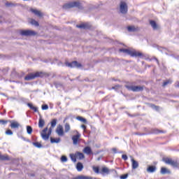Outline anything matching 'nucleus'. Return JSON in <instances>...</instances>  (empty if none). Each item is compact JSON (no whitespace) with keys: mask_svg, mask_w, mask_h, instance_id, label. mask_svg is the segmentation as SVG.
Segmentation results:
<instances>
[{"mask_svg":"<svg viewBox=\"0 0 179 179\" xmlns=\"http://www.w3.org/2000/svg\"><path fill=\"white\" fill-rule=\"evenodd\" d=\"M63 8L64 9H71V8H78L80 10L83 9V6H82V3L79 1H71L64 5Z\"/></svg>","mask_w":179,"mask_h":179,"instance_id":"obj_1","label":"nucleus"},{"mask_svg":"<svg viewBox=\"0 0 179 179\" xmlns=\"http://www.w3.org/2000/svg\"><path fill=\"white\" fill-rule=\"evenodd\" d=\"M124 87L127 89L129 92H143V86H134V85H125Z\"/></svg>","mask_w":179,"mask_h":179,"instance_id":"obj_2","label":"nucleus"},{"mask_svg":"<svg viewBox=\"0 0 179 179\" xmlns=\"http://www.w3.org/2000/svg\"><path fill=\"white\" fill-rule=\"evenodd\" d=\"M21 36H24L25 37H30L31 36H36L37 33L33 30L27 29V30H21L20 32Z\"/></svg>","mask_w":179,"mask_h":179,"instance_id":"obj_3","label":"nucleus"},{"mask_svg":"<svg viewBox=\"0 0 179 179\" xmlns=\"http://www.w3.org/2000/svg\"><path fill=\"white\" fill-rule=\"evenodd\" d=\"M65 65L69 68H81L82 67V64L76 61H74L70 63L66 62Z\"/></svg>","mask_w":179,"mask_h":179,"instance_id":"obj_4","label":"nucleus"},{"mask_svg":"<svg viewBox=\"0 0 179 179\" xmlns=\"http://www.w3.org/2000/svg\"><path fill=\"white\" fill-rule=\"evenodd\" d=\"M52 128L50 127L48 134H41V136L43 141H48V139H50V136H51V134H52Z\"/></svg>","mask_w":179,"mask_h":179,"instance_id":"obj_5","label":"nucleus"},{"mask_svg":"<svg viewBox=\"0 0 179 179\" xmlns=\"http://www.w3.org/2000/svg\"><path fill=\"white\" fill-rule=\"evenodd\" d=\"M164 162L166 164H170L173 167H178V163H177V162H175L171 159L166 158L165 159H164Z\"/></svg>","mask_w":179,"mask_h":179,"instance_id":"obj_6","label":"nucleus"},{"mask_svg":"<svg viewBox=\"0 0 179 179\" xmlns=\"http://www.w3.org/2000/svg\"><path fill=\"white\" fill-rule=\"evenodd\" d=\"M128 12V6H127V3L122 1L120 3V13L124 15Z\"/></svg>","mask_w":179,"mask_h":179,"instance_id":"obj_7","label":"nucleus"},{"mask_svg":"<svg viewBox=\"0 0 179 179\" xmlns=\"http://www.w3.org/2000/svg\"><path fill=\"white\" fill-rule=\"evenodd\" d=\"M36 78H48L50 74L48 73L43 72V71H37L35 73Z\"/></svg>","mask_w":179,"mask_h":179,"instance_id":"obj_8","label":"nucleus"},{"mask_svg":"<svg viewBox=\"0 0 179 179\" xmlns=\"http://www.w3.org/2000/svg\"><path fill=\"white\" fill-rule=\"evenodd\" d=\"M56 133L59 136H64V127L62 125L59 124L56 129Z\"/></svg>","mask_w":179,"mask_h":179,"instance_id":"obj_9","label":"nucleus"},{"mask_svg":"<svg viewBox=\"0 0 179 179\" xmlns=\"http://www.w3.org/2000/svg\"><path fill=\"white\" fill-rule=\"evenodd\" d=\"M10 122H11V124H10V127L12 129H16L19 128V127H20V124H19V122H17L10 121Z\"/></svg>","mask_w":179,"mask_h":179,"instance_id":"obj_10","label":"nucleus"},{"mask_svg":"<svg viewBox=\"0 0 179 179\" xmlns=\"http://www.w3.org/2000/svg\"><path fill=\"white\" fill-rule=\"evenodd\" d=\"M80 138V135H79V134L73 136V137H72L73 145H78Z\"/></svg>","mask_w":179,"mask_h":179,"instance_id":"obj_11","label":"nucleus"},{"mask_svg":"<svg viewBox=\"0 0 179 179\" xmlns=\"http://www.w3.org/2000/svg\"><path fill=\"white\" fill-rule=\"evenodd\" d=\"M36 73H31L24 77V80H33V79H36Z\"/></svg>","mask_w":179,"mask_h":179,"instance_id":"obj_12","label":"nucleus"},{"mask_svg":"<svg viewBox=\"0 0 179 179\" xmlns=\"http://www.w3.org/2000/svg\"><path fill=\"white\" fill-rule=\"evenodd\" d=\"M131 57H142V53L136 52L135 50H131L130 52Z\"/></svg>","mask_w":179,"mask_h":179,"instance_id":"obj_13","label":"nucleus"},{"mask_svg":"<svg viewBox=\"0 0 179 179\" xmlns=\"http://www.w3.org/2000/svg\"><path fill=\"white\" fill-rule=\"evenodd\" d=\"M45 125V121L43 119L41 115H40L39 121H38V127L43 128Z\"/></svg>","mask_w":179,"mask_h":179,"instance_id":"obj_14","label":"nucleus"},{"mask_svg":"<svg viewBox=\"0 0 179 179\" xmlns=\"http://www.w3.org/2000/svg\"><path fill=\"white\" fill-rule=\"evenodd\" d=\"M131 166L133 170H135L136 169H138L139 167V164L138 162L135 161V159H131Z\"/></svg>","mask_w":179,"mask_h":179,"instance_id":"obj_15","label":"nucleus"},{"mask_svg":"<svg viewBox=\"0 0 179 179\" xmlns=\"http://www.w3.org/2000/svg\"><path fill=\"white\" fill-rule=\"evenodd\" d=\"M31 12L34 13L36 16H38V17H41L43 16V13L38 10L31 8Z\"/></svg>","mask_w":179,"mask_h":179,"instance_id":"obj_16","label":"nucleus"},{"mask_svg":"<svg viewBox=\"0 0 179 179\" xmlns=\"http://www.w3.org/2000/svg\"><path fill=\"white\" fill-rule=\"evenodd\" d=\"M83 152L86 155H92V153H93L92 148L89 146H87L83 149Z\"/></svg>","mask_w":179,"mask_h":179,"instance_id":"obj_17","label":"nucleus"},{"mask_svg":"<svg viewBox=\"0 0 179 179\" xmlns=\"http://www.w3.org/2000/svg\"><path fill=\"white\" fill-rule=\"evenodd\" d=\"M27 106L30 108V110H33L34 113H38V108L36 106H34L33 103H28Z\"/></svg>","mask_w":179,"mask_h":179,"instance_id":"obj_18","label":"nucleus"},{"mask_svg":"<svg viewBox=\"0 0 179 179\" xmlns=\"http://www.w3.org/2000/svg\"><path fill=\"white\" fill-rule=\"evenodd\" d=\"M76 156L78 160H83V159L85 157V155L80 152H76Z\"/></svg>","mask_w":179,"mask_h":179,"instance_id":"obj_19","label":"nucleus"},{"mask_svg":"<svg viewBox=\"0 0 179 179\" xmlns=\"http://www.w3.org/2000/svg\"><path fill=\"white\" fill-rule=\"evenodd\" d=\"M71 179H93V178L90 176H78L77 177L71 178Z\"/></svg>","mask_w":179,"mask_h":179,"instance_id":"obj_20","label":"nucleus"},{"mask_svg":"<svg viewBox=\"0 0 179 179\" xmlns=\"http://www.w3.org/2000/svg\"><path fill=\"white\" fill-rule=\"evenodd\" d=\"M76 27H78V29H89L90 26L89 25V24H81L80 25H76Z\"/></svg>","mask_w":179,"mask_h":179,"instance_id":"obj_21","label":"nucleus"},{"mask_svg":"<svg viewBox=\"0 0 179 179\" xmlns=\"http://www.w3.org/2000/svg\"><path fill=\"white\" fill-rule=\"evenodd\" d=\"M148 173H155L156 171V166H150L147 169Z\"/></svg>","mask_w":179,"mask_h":179,"instance_id":"obj_22","label":"nucleus"},{"mask_svg":"<svg viewBox=\"0 0 179 179\" xmlns=\"http://www.w3.org/2000/svg\"><path fill=\"white\" fill-rule=\"evenodd\" d=\"M76 169L78 171H82L83 170V164H82V162H78L76 165Z\"/></svg>","mask_w":179,"mask_h":179,"instance_id":"obj_23","label":"nucleus"},{"mask_svg":"<svg viewBox=\"0 0 179 179\" xmlns=\"http://www.w3.org/2000/svg\"><path fill=\"white\" fill-rule=\"evenodd\" d=\"M170 173H171L170 171V170H169V169H166L164 167H162L161 169V174H170Z\"/></svg>","mask_w":179,"mask_h":179,"instance_id":"obj_24","label":"nucleus"},{"mask_svg":"<svg viewBox=\"0 0 179 179\" xmlns=\"http://www.w3.org/2000/svg\"><path fill=\"white\" fill-rule=\"evenodd\" d=\"M58 120L57 119H53L52 120L51 122H50V128L54 129L55 127H57V122Z\"/></svg>","mask_w":179,"mask_h":179,"instance_id":"obj_25","label":"nucleus"},{"mask_svg":"<svg viewBox=\"0 0 179 179\" xmlns=\"http://www.w3.org/2000/svg\"><path fill=\"white\" fill-rule=\"evenodd\" d=\"M51 143H59L61 142V138H54L52 137L50 138Z\"/></svg>","mask_w":179,"mask_h":179,"instance_id":"obj_26","label":"nucleus"},{"mask_svg":"<svg viewBox=\"0 0 179 179\" xmlns=\"http://www.w3.org/2000/svg\"><path fill=\"white\" fill-rule=\"evenodd\" d=\"M150 24L152 26V29H154V30H156V29H157V24L156 23L155 21L150 20Z\"/></svg>","mask_w":179,"mask_h":179,"instance_id":"obj_27","label":"nucleus"},{"mask_svg":"<svg viewBox=\"0 0 179 179\" xmlns=\"http://www.w3.org/2000/svg\"><path fill=\"white\" fill-rule=\"evenodd\" d=\"M120 52H124L125 54H128V55H131V50H129V49H124V48H121L119 50Z\"/></svg>","mask_w":179,"mask_h":179,"instance_id":"obj_28","label":"nucleus"},{"mask_svg":"<svg viewBox=\"0 0 179 179\" xmlns=\"http://www.w3.org/2000/svg\"><path fill=\"white\" fill-rule=\"evenodd\" d=\"M0 160L5 161V160H10V158L8 156V155H2L0 154Z\"/></svg>","mask_w":179,"mask_h":179,"instance_id":"obj_29","label":"nucleus"},{"mask_svg":"<svg viewBox=\"0 0 179 179\" xmlns=\"http://www.w3.org/2000/svg\"><path fill=\"white\" fill-rule=\"evenodd\" d=\"M11 75H12V76H17L18 78H22V76H20L19 73L16 72V69H13Z\"/></svg>","mask_w":179,"mask_h":179,"instance_id":"obj_30","label":"nucleus"},{"mask_svg":"<svg viewBox=\"0 0 179 179\" xmlns=\"http://www.w3.org/2000/svg\"><path fill=\"white\" fill-rule=\"evenodd\" d=\"M32 144L34 146H35V148H38V149H41V148H43V145L38 142H34Z\"/></svg>","mask_w":179,"mask_h":179,"instance_id":"obj_31","label":"nucleus"},{"mask_svg":"<svg viewBox=\"0 0 179 179\" xmlns=\"http://www.w3.org/2000/svg\"><path fill=\"white\" fill-rule=\"evenodd\" d=\"M70 159H71L72 162H73V163H76V154L73 155V154H70Z\"/></svg>","mask_w":179,"mask_h":179,"instance_id":"obj_32","label":"nucleus"},{"mask_svg":"<svg viewBox=\"0 0 179 179\" xmlns=\"http://www.w3.org/2000/svg\"><path fill=\"white\" fill-rule=\"evenodd\" d=\"M109 171H110L108 170V168L103 167L101 169V173L103 174V173L104 174H108Z\"/></svg>","mask_w":179,"mask_h":179,"instance_id":"obj_33","label":"nucleus"},{"mask_svg":"<svg viewBox=\"0 0 179 179\" xmlns=\"http://www.w3.org/2000/svg\"><path fill=\"white\" fill-rule=\"evenodd\" d=\"M127 30L128 31L134 32V31H136V28H135L134 26H129L127 27Z\"/></svg>","mask_w":179,"mask_h":179,"instance_id":"obj_34","label":"nucleus"},{"mask_svg":"<svg viewBox=\"0 0 179 179\" xmlns=\"http://www.w3.org/2000/svg\"><path fill=\"white\" fill-rule=\"evenodd\" d=\"M65 132L67 133L69 131H71V125L69 123H66L64 126Z\"/></svg>","mask_w":179,"mask_h":179,"instance_id":"obj_35","label":"nucleus"},{"mask_svg":"<svg viewBox=\"0 0 179 179\" xmlns=\"http://www.w3.org/2000/svg\"><path fill=\"white\" fill-rule=\"evenodd\" d=\"M163 133V131H160L157 129H152L151 130V134H162Z\"/></svg>","mask_w":179,"mask_h":179,"instance_id":"obj_36","label":"nucleus"},{"mask_svg":"<svg viewBox=\"0 0 179 179\" xmlns=\"http://www.w3.org/2000/svg\"><path fill=\"white\" fill-rule=\"evenodd\" d=\"M77 120L78 121H81V122H83L84 124H86L87 122V120H86V119L80 116L77 117Z\"/></svg>","mask_w":179,"mask_h":179,"instance_id":"obj_37","label":"nucleus"},{"mask_svg":"<svg viewBox=\"0 0 179 179\" xmlns=\"http://www.w3.org/2000/svg\"><path fill=\"white\" fill-rule=\"evenodd\" d=\"M31 24H32L33 26H36V27H38V26H40L38 22L36 21L35 20H31Z\"/></svg>","mask_w":179,"mask_h":179,"instance_id":"obj_38","label":"nucleus"},{"mask_svg":"<svg viewBox=\"0 0 179 179\" xmlns=\"http://www.w3.org/2000/svg\"><path fill=\"white\" fill-rule=\"evenodd\" d=\"M27 132L29 135H31V132H33V128L31 126H27Z\"/></svg>","mask_w":179,"mask_h":179,"instance_id":"obj_39","label":"nucleus"},{"mask_svg":"<svg viewBox=\"0 0 179 179\" xmlns=\"http://www.w3.org/2000/svg\"><path fill=\"white\" fill-rule=\"evenodd\" d=\"M92 169L96 174H99V173H101L99 166H93Z\"/></svg>","mask_w":179,"mask_h":179,"instance_id":"obj_40","label":"nucleus"},{"mask_svg":"<svg viewBox=\"0 0 179 179\" xmlns=\"http://www.w3.org/2000/svg\"><path fill=\"white\" fill-rule=\"evenodd\" d=\"M2 73L4 75H8V72H9V67H6L1 70Z\"/></svg>","mask_w":179,"mask_h":179,"instance_id":"obj_41","label":"nucleus"},{"mask_svg":"<svg viewBox=\"0 0 179 179\" xmlns=\"http://www.w3.org/2000/svg\"><path fill=\"white\" fill-rule=\"evenodd\" d=\"M173 83V80H167L166 81L164 82L163 86H167V85H171Z\"/></svg>","mask_w":179,"mask_h":179,"instance_id":"obj_42","label":"nucleus"},{"mask_svg":"<svg viewBox=\"0 0 179 179\" xmlns=\"http://www.w3.org/2000/svg\"><path fill=\"white\" fill-rule=\"evenodd\" d=\"M151 108H152L153 110H155V111H159V106L155 105V104H151L150 105Z\"/></svg>","mask_w":179,"mask_h":179,"instance_id":"obj_43","label":"nucleus"},{"mask_svg":"<svg viewBox=\"0 0 179 179\" xmlns=\"http://www.w3.org/2000/svg\"><path fill=\"white\" fill-rule=\"evenodd\" d=\"M61 161L63 162V163H66V162H68V158L66 157V156H62L61 157Z\"/></svg>","mask_w":179,"mask_h":179,"instance_id":"obj_44","label":"nucleus"},{"mask_svg":"<svg viewBox=\"0 0 179 179\" xmlns=\"http://www.w3.org/2000/svg\"><path fill=\"white\" fill-rule=\"evenodd\" d=\"M6 135H13V131H12V130H10V129H8L6 131Z\"/></svg>","mask_w":179,"mask_h":179,"instance_id":"obj_45","label":"nucleus"},{"mask_svg":"<svg viewBox=\"0 0 179 179\" xmlns=\"http://www.w3.org/2000/svg\"><path fill=\"white\" fill-rule=\"evenodd\" d=\"M0 124H2V125H6V124H8V120H0Z\"/></svg>","mask_w":179,"mask_h":179,"instance_id":"obj_46","label":"nucleus"},{"mask_svg":"<svg viewBox=\"0 0 179 179\" xmlns=\"http://www.w3.org/2000/svg\"><path fill=\"white\" fill-rule=\"evenodd\" d=\"M42 110H48V105L47 104L42 105Z\"/></svg>","mask_w":179,"mask_h":179,"instance_id":"obj_47","label":"nucleus"},{"mask_svg":"<svg viewBox=\"0 0 179 179\" xmlns=\"http://www.w3.org/2000/svg\"><path fill=\"white\" fill-rule=\"evenodd\" d=\"M127 178H128V173L120 176V179H127Z\"/></svg>","mask_w":179,"mask_h":179,"instance_id":"obj_48","label":"nucleus"},{"mask_svg":"<svg viewBox=\"0 0 179 179\" xmlns=\"http://www.w3.org/2000/svg\"><path fill=\"white\" fill-rule=\"evenodd\" d=\"M47 131H48V127H45V129H43L42 132H41V134H47Z\"/></svg>","mask_w":179,"mask_h":179,"instance_id":"obj_49","label":"nucleus"},{"mask_svg":"<svg viewBox=\"0 0 179 179\" xmlns=\"http://www.w3.org/2000/svg\"><path fill=\"white\" fill-rule=\"evenodd\" d=\"M122 159H123V160H128V156H127V155H122Z\"/></svg>","mask_w":179,"mask_h":179,"instance_id":"obj_50","label":"nucleus"},{"mask_svg":"<svg viewBox=\"0 0 179 179\" xmlns=\"http://www.w3.org/2000/svg\"><path fill=\"white\" fill-rule=\"evenodd\" d=\"M113 153H122V151L117 152V148H114L112 149Z\"/></svg>","mask_w":179,"mask_h":179,"instance_id":"obj_51","label":"nucleus"},{"mask_svg":"<svg viewBox=\"0 0 179 179\" xmlns=\"http://www.w3.org/2000/svg\"><path fill=\"white\" fill-rule=\"evenodd\" d=\"M153 59H155L157 64V65H160V62H159V59H157V58L154 57Z\"/></svg>","mask_w":179,"mask_h":179,"instance_id":"obj_52","label":"nucleus"},{"mask_svg":"<svg viewBox=\"0 0 179 179\" xmlns=\"http://www.w3.org/2000/svg\"><path fill=\"white\" fill-rule=\"evenodd\" d=\"M118 87H120V85H116L115 87H113L112 89L117 90V89H118Z\"/></svg>","mask_w":179,"mask_h":179,"instance_id":"obj_53","label":"nucleus"},{"mask_svg":"<svg viewBox=\"0 0 179 179\" xmlns=\"http://www.w3.org/2000/svg\"><path fill=\"white\" fill-rule=\"evenodd\" d=\"M81 128H83V129H84V131H85V130H86L87 127L85 124H82Z\"/></svg>","mask_w":179,"mask_h":179,"instance_id":"obj_54","label":"nucleus"},{"mask_svg":"<svg viewBox=\"0 0 179 179\" xmlns=\"http://www.w3.org/2000/svg\"><path fill=\"white\" fill-rule=\"evenodd\" d=\"M12 5H13V4L11 3H8V2H7V3H6V6H8V7H9V6H12Z\"/></svg>","mask_w":179,"mask_h":179,"instance_id":"obj_55","label":"nucleus"},{"mask_svg":"<svg viewBox=\"0 0 179 179\" xmlns=\"http://www.w3.org/2000/svg\"><path fill=\"white\" fill-rule=\"evenodd\" d=\"M21 73H22V76H23V75H24V73H23V72H21Z\"/></svg>","mask_w":179,"mask_h":179,"instance_id":"obj_56","label":"nucleus"},{"mask_svg":"<svg viewBox=\"0 0 179 179\" xmlns=\"http://www.w3.org/2000/svg\"><path fill=\"white\" fill-rule=\"evenodd\" d=\"M55 87H58V85H57V84H55Z\"/></svg>","mask_w":179,"mask_h":179,"instance_id":"obj_57","label":"nucleus"},{"mask_svg":"<svg viewBox=\"0 0 179 179\" xmlns=\"http://www.w3.org/2000/svg\"><path fill=\"white\" fill-rule=\"evenodd\" d=\"M66 120H67V119H66V118H65V119H64V122H65V121H66Z\"/></svg>","mask_w":179,"mask_h":179,"instance_id":"obj_58","label":"nucleus"},{"mask_svg":"<svg viewBox=\"0 0 179 179\" xmlns=\"http://www.w3.org/2000/svg\"><path fill=\"white\" fill-rule=\"evenodd\" d=\"M13 100H16V98H13Z\"/></svg>","mask_w":179,"mask_h":179,"instance_id":"obj_59","label":"nucleus"},{"mask_svg":"<svg viewBox=\"0 0 179 179\" xmlns=\"http://www.w3.org/2000/svg\"><path fill=\"white\" fill-rule=\"evenodd\" d=\"M23 1H29V0H23Z\"/></svg>","mask_w":179,"mask_h":179,"instance_id":"obj_60","label":"nucleus"}]
</instances>
